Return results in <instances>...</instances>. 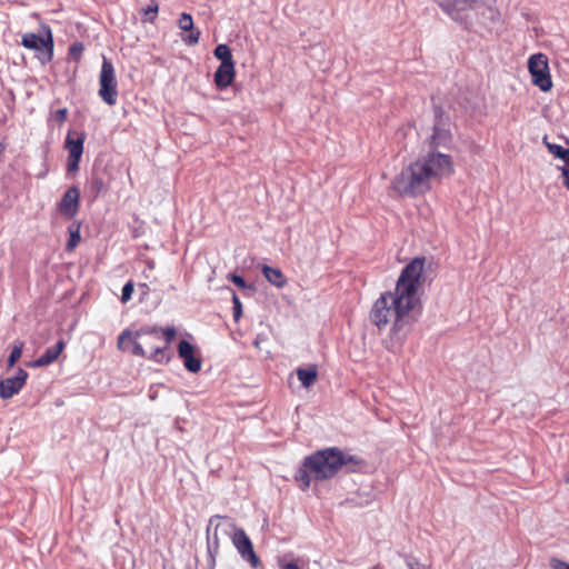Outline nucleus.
Masks as SVG:
<instances>
[{"instance_id":"17","label":"nucleus","mask_w":569,"mask_h":569,"mask_svg":"<svg viewBox=\"0 0 569 569\" xmlns=\"http://www.w3.org/2000/svg\"><path fill=\"white\" fill-rule=\"evenodd\" d=\"M262 273L266 277V279L277 288H283L287 284V279L284 274L278 268L263 266Z\"/></svg>"},{"instance_id":"5","label":"nucleus","mask_w":569,"mask_h":569,"mask_svg":"<svg viewBox=\"0 0 569 569\" xmlns=\"http://www.w3.org/2000/svg\"><path fill=\"white\" fill-rule=\"evenodd\" d=\"M21 44L29 50L34 51L36 58L42 63H49L53 58V36L49 27H44V34L39 36L33 32H27L21 36Z\"/></svg>"},{"instance_id":"23","label":"nucleus","mask_w":569,"mask_h":569,"mask_svg":"<svg viewBox=\"0 0 569 569\" xmlns=\"http://www.w3.org/2000/svg\"><path fill=\"white\" fill-rule=\"evenodd\" d=\"M24 343L22 341H16L13 348L8 358V367L12 368L17 361L21 358Z\"/></svg>"},{"instance_id":"36","label":"nucleus","mask_w":569,"mask_h":569,"mask_svg":"<svg viewBox=\"0 0 569 569\" xmlns=\"http://www.w3.org/2000/svg\"><path fill=\"white\" fill-rule=\"evenodd\" d=\"M371 569H385V567L381 563H377Z\"/></svg>"},{"instance_id":"21","label":"nucleus","mask_w":569,"mask_h":569,"mask_svg":"<svg viewBox=\"0 0 569 569\" xmlns=\"http://www.w3.org/2000/svg\"><path fill=\"white\" fill-rule=\"evenodd\" d=\"M106 186L101 177L92 176L88 183V191L93 199H97L99 194L104 191Z\"/></svg>"},{"instance_id":"7","label":"nucleus","mask_w":569,"mask_h":569,"mask_svg":"<svg viewBox=\"0 0 569 569\" xmlns=\"http://www.w3.org/2000/svg\"><path fill=\"white\" fill-rule=\"evenodd\" d=\"M528 71L531 76V82L543 92L552 89V79L549 69L548 57L545 53L530 56L528 60Z\"/></svg>"},{"instance_id":"20","label":"nucleus","mask_w":569,"mask_h":569,"mask_svg":"<svg viewBox=\"0 0 569 569\" xmlns=\"http://www.w3.org/2000/svg\"><path fill=\"white\" fill-rule=\"evenodd\" d=\"M159 12V3L157 0H151L150 3L140 10V14L143 17V22L153 23Z\"/></svg>"},{"instance_id":"30","label":"nucleus","mask_w":569,"mask_h":569,"mask_svg":"<svg viewBox=\"0 0 569 569\" xmlns=\"http://www.w3.org/2000/svg\"><path fill=\"white\" fill-rule=\"evenodd\" d=\"M407 567L409 569H430L429 566L421 563L418 559L410 558L407 560Z\"/></svg>"},{"instance_id":"34","label":"nucleus","mask_w":569,"mask_h":569,"mask_svg":"<svg viewBox=\"0 0 569 569\" xmlns=\"http://www.w3.org/2000/svg\"><path fill=\"white\" fill-rule=\"evenodd\" d=\"M212 543H213V548H214V550L217 551V550H218V548H219V538H218V536H217V533H216V532H214V535H213V541H212Z\"/></svg>"},{"instance_id":"16","label":"nucleus","mask_w":569,"mask_h":569,"mask_svg":"<svg viewBox=\"0 0 569 569\" xmlns=\"http://www.w3.org/2000/svg\"><path fill=\"white\" fill-rule=\"evenodd\" d=\"M66 348L64 340H59L54 346L49 347L43 355L30 363L31 367H47L53 363Z\"/></svg>"},{"instance_id":"6","label":"nucleus","mask_w":569,"mask_h":569,"mask_svg":"<svg viewBox=\"0 0 569 569\" xmlns=\"http://www.w3.org/2000/svg\"><path fill=\"white\" fill-rule=\"evenodd\" d=\"M99 97L108 106H114L118 99V81L112 62L103 57L99 74Z\"/></svg>"},{"instance_id":"29","label":"nucleus","mask_w":569,"mask_h":569,"mask_svg":"<svg viewBox=\"0 0 569 569\" xmlns=\"http://www.w3.org/2000/svg\"><path fill=\"white\" fill-rule=\"evenodd\" d=\"M232 301H233V317H234L236 320H238V318L241 315V302H240V299L238 298V296L234 292H233V296H232Z\"/></svg>"},{"instance_id":"8","label":"nucleus","mask_w":569,"mask_h":569,"mask_svg":"<svg viewBox=\"0 0 569 569\" xmlns=\"http://www.w3.org/2000/svg\"><path fill=\"white\" fill-rule=\"evenodd\" d=\"M231 541L241 558L249 562L253 569H258L261 566V561L253 549L252 541L242 528L234 527Z\"/></svg>"},{"instance_id":"26","label":"nucleus","mask_w":569,"mask_h":569,"mask_svg":"<svg viewBox=\"0 0 569 569\" xmlns=\"http://www.w3.org/2000/svg\"><path fill=\"white\" fill-rule=\"evenodd\" d=\"M543 142L548 149V151L555 156L556 158H559L561 159V157L563 156V152L566 150V148L559 146V144H555V143H550V142H547V139L545 138L543 139Z\"/></svg>"},{"instance_id":"31","label":"nucleus","mask_w":569,"mask_h":569,"mask_svg":"<svg viewBox=\"0 0 569 569\" xmlns=\"http://www.w3.org/2000/svg\"><path fill=\"white\" fill-rule=\"evenodd\" d=\"M228 278L239 288L243 289L247 287L244 279L236 273H230Z\"/></svg>"},{"instance_id":"24","label":"nucleus","mask_w":569,"mask_h":569,"mask_svg":"<svg viewBox=\"0 0 569 569\" xmlns=\"http://www.w3.org/2000/svg\"><path fill=\"white\" fill-rule=\"evenodd\" d=\"M83 51H84V46L82 42H79V41L73 42L69 47V57L78 62L81 60Z\"/></svg>"},{"instance_id":"9","label":"nucleus","mask_w":569,"mask_h":569,"mask_svg":"<svg viewBox=\"0 0 569 569\" xmlns=\"http://www.w3.org/2000/svg\"><path fill=\"white\" fill-rule=\"evenodd\" d=\"M84 140L86 136L82 132L70 130L67 134L64 146L69 152L67 159V169L69 172H76L79 169Z\"/></svg>"},{"instance_id":"3","label":"nucleus","mask_w":569,"mask_h":569,"mask_svg":"<svg viewBox=\"0 0 569 569\" xmlns=\"http://www.w3.org/2000/svg\"><path fill=\"white\" fill-rule=\"evenodd\" d=\"M362 462L358 456L346 455L341 449L330 447L307 456L293 479L298 487L306 491L312 483L317 485L336 477L343 466H359Z\"/></svg>"},{"instance_id":"32","label":"nucleus","mask_w":569,"mask_h":569,"mask_svg":"<svg viewBox=\"0 0 569 569\" xmlns=\"http://www.w3.org/2000/svg\"><path fill=\"white\" fill-rule=\"evenodd\" d=\"M550 566L552 569H569V563L558 558H551Z\"/></svg>"},{"instance_id":"27","label":"nucleus","mask_w":569,"mask_h":569,"mask_svg":"<svg viewBox=\"0 0 569 569\" xmlns=\"http://www.w3.org/2000/svg\"><path fill=\"white\" fill-rule=\"evenodd\" d=\"M133 290H134V284L133 282L130 280L128 281L123 288H122V295H121V301L123 303L128 302L131 297H132V293H133Z\"/></svg>"},{"instance_id":"1","label":"nucleus","mask_w":569,"mask_h":569,"mask_svg":"<svg viewBox=\"0 0 569 569\" xmlns=\"http://www.w3.org/2000/svg\"><path fill=\"white\" fill-rule=\"evenodd\" d=\"M426 258L416 257L401 271L393 291H386L375 301L369 318L379 330L390 325V338L402 342L417 320L421 302L418 295L423 279Z\"/></svg>"},{"instance_id":"15","label":"nucleus","mask_w":569,"mask_h":569,"mask_svg":"<svg viewBox=\"0 0 569 569\" xmlns=\"http://www.w3.org/2000/svg\"><path fill=\"white\" fill-rule=\"evenodd\" d=\"M234 77L236 63L219 64L213 74V81L218 89L223 90L233 82Z\"/></svg>"},{"instance_id":"4","label":"nucleus","mask_w":569,"mask_h":569,"mask_svg":"<svg viewBox=\"0 0 569 569\" xmlns=\"http://www.w3.org/2000/svg\"><path fill=\"white\" fill-rule=\"evenodd\" d=\"M176 337L177 330L172 326H144L134 332L124 329L118 337V349L126 350V345L130 343L133 356L148 358L157 363H167L171 359L169 346Z\"/></svg>"},{"instance_id":"35","label":"nucleus","mask_w":569,"mask_h":569,"mask_svg":"<svg viewBox=\"0 0 569 569\" xmlns=\"http://www.w3.org/2000/svg\"><path fill=\"white\" fill-rule=\"evenodd\" d=\"M4 150H6V144L0 142V156L4 152Z\"/></svg>"},{"instance_id":"18","label":"nucleus","mask_w":569,"mask_h":569,"mask_svg":"<svg viewBox=\"0 0 569 569\" xmlns=\"http://www.w3.org/2000/svg\"><path fill=\"white\" fill-rule=\"evenodd\" d=\"M297 377L303 387L309 388L316 382L318 378V368L316 365H312L308 368H298Z\"/></svg>"},{"instance_id":"22","label":"nucleus","mask_w":569,"mask_h":569,"mask_svg":"<svg viewBox=\"0 0 569 569\" xmlns=\"http://www.w3.org/2000/svg\"><path fill=\"white\" fill-rule=\"evenodd\" d=\"M70 238L68 240L66 249L72 251L80 242V226L72 224L69 227Z\"/></svg>"},{"instance_id":"11","label":"nucleus","mask_w":569,"mask_h":569,"mask_svg":"<svg viewBox=\"0 0 569 569\" xmlns=\"http://www.w3.org/2000/svg\"><path fill=\"white\" fill-rule=\"evenodd\" d=\"M196 353V347L189 341L181 340L179 342L178 356L182 360L184 368L192 373H197L201 369V359Z\"/></svg>"},{"instance_id":"25","label":"nucleus","mask_w":569,"mask_h":569,"mask_svg":"<svg viewBox=\"0 0 569 569\" xmlns=\"http://www.w3.org/2000/svg\"><path fill=\"white\" fill-rule=\"evenodd\" d=\"M561 160L565 161V166L560 167L563 184L569 190V149L565 150Z\"/></svg>"},{"instance_id":"10","label":"nucleus","mask_w":569,"mask_h":569,"mask_svg":"<svg viewBox=\"0 0 569 569\" xmlns=\"http://www.w3.org/2000/svg\"><path fill=\"white\" fill-rule=\"evenodd\" d=\"M28 377L29 375L24 369L18 368L16 376L0 380V397L2 399L12 398L23 388Z\"/></svg>"},{"instance_id":"12","label":"nucleus","mask_w":569,"mask_h":569,"mask_svg":"<svg viewBox=\"0 0 569 569\" xmlns=\"http://www.w3.org/2000/svg\"><path fill=\"white\" fill-rule=\"evenodd\" d=\"M80 190L77 187L69 188L61 201L59 202V211L68 219H72L79 210Z\"/></svg>"},{"instance_id":"28","label":"nucleus","mask_w":569,"mask_h":569,"mask_svg":"<svg viewBox=\"0 0 569 569\" xmlns=\"http://www.w3.org/2000/svg\"><path fill=\"white\" fill-rule=\"evenodd\" d=\"M52 117H53L54 121H57L59 124H62L68 118V109L67 108L58 109L52 113Z\"/></svg>"},{"instance_id":"19","label":"nucleus","mask_w":569,"mask_h":569,"mask_svg":"<svg viewBox=\"0 0 569 569\" xmlns=\"http://www.w3.org/2000/svg\"><path fill=\"white\" fill-rule=\"evenodd\" d=\"M213 56L218 60H220V64L234 63L233 58H232V52H231L230 48L224 43L218 44L214 48Z\"/></svg>"},{"instance_id":"2","label":"nucleus","mask_w":569,"mask_h":569,"mask_svg":"<svg viewBox=\"0 0 569 569\" xmlns=\"http://www.w3.org/2000/svg\"><path fill=\"white\" fill-rule=\"evenodd\" d=\"M451 142L449 130L433 127V133L429 139L430 151L418 157L392 179L390 190L397 197L416 198L429 192L433 181L450 177L453 173L451 156L437 151L440 147H447Z\"/></svg>"},{"instance_id":"14","label":"nucleus","mask_w":569,"mask_h":569,"mask_svg":"<svg viewBox=\"0 0 569 569\" xmlns=\"http://www.w3.org/2000/svg\"><path fill=\"white\" fill-rule=\"evenodd\" d=\"M178 27L182 31L189 32L188 36L182 37V41L187 46H196L199 42L201 32L194 28L191 14L182 12L178 19Z\"/></svg>"},{"instance_id":"13","label":"nucleus","mask_w":569,"mask_h":569,"mask_svg":"<svg viewBox=\"0 0 569 569\" xmlns=\"http://www.w3.org/2000/svg\"><path fill=\"white\" fill-rule=\"evenodd\" d=\"M437 3L447 12L451 18L459 19L460 13L470 10L475 7L478 0H436Z\"/></svg>"},{"instance_id":"33","label":"nucleus","mask_w":569,"mask_h":569,"mask_svg":"<svg viewBox=\"0 0 569 569\" xmlns=\"http://www.w3.org/2000/svg\"><path fill=\"white\" fill-rule=\"evenodd\" d=\"M280 569H301L296 562H283L279 561Z\"/></svg>"}]
</instances>
